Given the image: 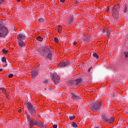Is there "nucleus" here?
<instances>
[{"mask_svg": "<svg viewBox=\"0 0 128 128\" xmlns=\"http://www.w3.org/2000/svg\"><path fill=\"white\" fill-rule=\"evenodd\" d=\"M52 50L48 46H46L44 48L42 51L41 52V56H43V58H46V54H48V52H50Z\"/></svg>", "mask_w": 128, "mask_h": 128, "instance_id": "nucleus-5", "label": "nucleus"}, {"mask_svg": "<svg viewBox=\"0 0 128 128\" xmlns=\"http://www.w3.org/2000/svg\"><path fill=\"white\" fill-rule=\"evenodd\" d=\"M73 21H74V16H72L69 18V21L68 22V24H72Z\"/></svg>", "mask_w": 128, "mask_h": 128, "instance_id": "nucleus-15", "label": "nucleus"}, {"mask_svg": "<svg viewBox=\"0 0 128 128\" xmlns=\"http://www.w3.org/2000/svg\"><path fill=\"white\" fill-rule=\"evenodd\" d=\"M28 110H29L30 114H32V116H36V105L34 104H32L30 102L28 103Z\"/></svg>", "mask_w": 128, "mask_h": 128, "instance_id": "nucleus-3", "label": "nucleus"}, {"mask_svg": "<svg viewBox=\"0 0 128 128\" xmlns=\"http://www.w3.org/2000/svg\"><path fill=\"white\" fill-rule=\"evenodd\" d=\"M70 94L72 96V100H80V98L76 92H70Z\"/></svg>", "mask_w": 128, "mask_h": 128, "instance_id": "nucleus-7", "label": "nucleus"}, {"mask_svg": "<svg viewBox=\"0 0 128 128\" xmlns=\"http://www.w3.org/2000/svg\"><path fill=\"white\" fill-rule=\"evenodd\" d=\"M8 34V30L6 26H0V38H6Z\"/></svg>", "mask_w": 128, "mask_h": 128, "instance_id": "nucleus-4", "label": "nucleus"}, {"mask_svg": "<svg viewBox=\"0 0 128 128\" xmlns=\"http://www.w3.org/2000/svg\"><path fill=\"white\" fill-rule=\"evenodd\" d=\"M4 2V0H0V4H2Z\"/></svg>", "mask_w": 128, "mask_h": 128, "instance_id": "nucleus-37", "label": "nucleus"}, {"mask_svg": "<svg viewBox=\"0 0 128 128\" xmlns=\"http://www.w3.org/2000/svg\"><path fill=\"white\" fill-rule=\"evenodd\" d=\"M68 65V62H62L60 64V68H64V66H66Z\"/></svg>", "mask_w": 128, "mask_h": 128, "instance_id": "nucleus-13", "label": "nucleus"}, {"mask_svg": "<svg viewBox=\"0 0 128 128\" xmlns=\"http://www.w3.org/2000/svg\"><path fill=\"white\" fill-rule=\"evenodd\" d=\"M6 98L8 99H9L10 98V96H8V94H6Z\"/></svg>", "mask_w": 128, "mask_h": 128, "instance_id": "nucleus-42", "label": "nucleus"}, {"mask_svg": "<svg viewBox=\"0 0 128 128\" xmlns=\"http://www.w3.org/2000/svg\"><path fill=\"white\" fill-rule=\"evenodd\" d=\"M120 10V4H117L115 5L112 8V12H116Z\"/></svg>", "mask_w": 128, "mask_h": 128, "instance_id": "nucleus-10", "label": "nucleus"}, {"mask_svg": "<svg viewBox=\"0 0 128 128\" xmlns=\"http://www.w3.org/2000/svg\"><path fill=\"white\" fill-rule=\"evenodd\" d=\"M38 70H34L31 72V76H32V78H35L38 76Z\"/></svg>", "mask_w": 128, "mask_h": 128, "instance_id": "nucleus-9", "label": "nucleus"}, {"mask_svg": "<svg viewBox=\"0 0 128 128\" xmlns=\"http://www.w3.org/2000/svg\"><path fill=\"white\" fill-rule=\"evenodd\" d=\"M34 124L36 126H38L40 124H41L40 120H38L34 121Z\"/></svg>", "mask_w": 128, "mask_h": 128, "instance_id": "nucleus-17", "label": "nucleus"}, {"mask_svg": "<svg viewBox=\"0 0 128 128\" xmlns=\"http://www.w3.org/2000/svg\"><path fill=\"white\" fill-rule=\"evenodd\" d=\"M114 121V117H112L110 118H108L107 122L106 124H112Z\"/></svg>", "mask_w": 128, "mask_h": 128, "instance_id": "nucleus-12", "label": "nucleus"}, {"mask_svg": "<svg viewBox=\"0 0 128 128\" xmlns=\"http://www.w3.org/2000/svg\"><path fill=\"white\" fill-rule=\"evenodd\" d=\"M18 112H22V110L19 109V110H18Z\"/></svg>", "mask_w": 128, "mask_h": 128, "instance_id": "nucleus-46", "label": "nucleus"}, {"mask_svg": "<svg viewBox=\"0 0 128 128\" xmlns=\"http://www.w3.org/2000/svg\"><path fill=\"white\" fill-rule=\"evenodd\" d=\"M106 34L107 36H110V30H106Z\"/></svg>", "mask_w": 128, "mask_h": 128, "instance_id": "nucleus-32", "label": "nucleus"}, {"mask_svg": "<svg viewBox=\"0 0 128 128\" xmlns=\"http://www.w3.org/2000/svg\"><path fill=\"white\" fill-rule=\"evenodd\" d=\"M69 119L70 120H74V118H76V116H74V115L72 114L71 115H70L69 116Z\"/></svg>", "mask_w": 128, "mask_h": 128, "instance_id": "nucleus-19", "label": "nucleus"}, {"mask_svg": "<svg viewBox=\"0 0 128 128\" xmlns=\"http://www.w3.org/2000/svg\"><path fill=\"white\" fill-rule=\"evenodd\" d=\"M76 4H80V2H78V1H76Z\"/></svg>", "mask_w": 128, "mask_h": 128, "instance_id": "nucleus-51", "label": "nucleus"}, {"mask_svg": "<svg viewBox=\"0 0 128 128\" xmlns=\"http://www.w3.org/2000/svg\"><path fill=\"white\" fill-rule=\"evenodd\" d=\"M54 40L55 42H58V38H54Z\"/></svg>", "mask_w": 128, "mask_h": 128, "instance_id": "nucleus-35", "label": "nucleus"}, {"mask_svg": "<svg viewBox=\"0 0 128 128\" xmlns=\"http://www.w3.org/2000/svg\"><path fill=\"white\" fill-rule=\"evenodd\" d=\"M90 108L93 112H98L102 108V104L98 101H94L90 104Z\"/></svg>", "mask_w": 128, "mask_h": 128, "instance_id": "nucleus-2", "label": "nucleus"}, {"mask_svg": "<svg viewBox=\"0 0 128 128\" xmlns=\"http://www.w3.org/2000/svg\"><path fill=\"white\" fill-rule=\"evenodd\" d=\"M2 61L3 62H6V57H3L2 58Z\"/></svg>", "mask_w": 128, "mask_h": 128, "instance_id": "nucleus-28", "label": "nucleus"}, {"mask_svg": "<svg viewBox=\"0 0 128 128\" xmlns=\"http://www.w3.org/2000/svg\"><path fill=\"white\" fill-rule=\"evenodd\" d=\"M92 66H90L88 68V72H90V70H92Z\"/></svg>", "mask_w": 128, "mask_h": 128, "instance_id": "nucleus-38", "label": "nucleus"}, {"mask_svg": "<svg viewBox=\"0 0 128 128\" xmlns=\"http://www.w3.org/2000/svg\"><path fill=\"white\" fill-rule=\"evenodd\" d=\"M94 128H98V127H95Z\"/></svg>", "mask_w": 128, "mask_h": 128, "instance_id": "nucleus-54", "label": "nucleus"}, {"mask_svg": "<svg viewBox=\"0 0 128 128\" xmlns=\"http://www.w3.org/2000/svg\"><path fill=\"white\" fill-rule=\"evenodd\" d=\"M35 123L34 121L33 122L32 120H30L29 122V126H34Z\"/></svg>", "mask_w": 128, "mask_h": 128, "instance_id": "nucleus-20", "label": "nucleus"}, {"mask_svg": "<svg viewBox=\"0 0 128 128\" xmlns=\"http://www.w3.org/2000/svg\"><path fill=\"white\" fill-rule=\"evenodd\" d=\"M27 118H28V119L29 120H30V116H27Z\"/></svg>", "mask_w": 128, "mask_h": 128, "instance_id": "nucleus-41", "label": "nucleus"}, {"mask_svg": "<svg viewBox=\"0 0 128 128\" xmlns=\"http://www.w3.org/2000/svg\"><path fill=\"white\" fill-rule=\"evenodd\" d=\"M82 79L79 78L78 79L76 80H75L71 81L70 84H82Z\"/></svg>", "mask_w": 128, "mask_h": 128, "instance_id": "nucleus-8", "label": "nucleus"}, {"mask_svg": "<svg viewBox=\"0 0 128 128\" xmlns=\"http://www.w3.org/2000/svg\"><path fill=\"white\" fill-rule=\"evenodd\" d=\"M18 2H20V0H16Z\"/></svg>", "mask_w": 128, "mask_h": 128, "instance_id": "nucleus-50", "label": "nucleus"}, {"mask_svg": "<svg viewBox=\"0 0 128 128\" xmlns=\"http://www.w3.org/2000/svg\"><path fill=\"white\" fill-rule=\"evenodd\" d=\"M2 69L0 68V72H2Z\"/></svg>", "mask_w": 128, "mask_h": 128, "instance_id": "nucleus-53", "label": "nucleus"}, {"mask_svg": "<svg viewBox=\"0 0 128 128\" xmlns=\"http://www.w3.org/2000/svg\"><path fill=\"white\" fill-rule=\"evenodd\" d=\"M116 12H112V16H113V18L116 20L118 18V15H116Z\"/></svg>", "mask_w": 128, "mask_h": 128, "instance_id": "nucleus-21", "label": "nucleus"}, {"mask_svg": "<svg viewBox=\"0 0 128 128\" xmlns=\"http://www.w3.org/2000/svg\"><path fill=\"white\" fill-rule=\"evenodd\" d=\"M38 20L41 24L44 22V18H40L38 19Z\"/></svg>", "mask_w": 128, "mask_h": 128, "instance_id": "nucleus-29", "label": "nucleus"}, {"mask_svg": "<svg viewBox=\"0 0 128 128\" xmlns=\"http://www.w3.org/2000/svg\"><path fill=\"white\" fill-rule=\"evenodd\" d=\"M102 122H104L105 124H106V122H108V117L106 114H102Z\"/></svg>", "mask_w": 128, "mask_h": 128, "instance_id": "nucleus-11", "label": "nucleus"}, {"mask_svg": "<svg viewBox=\"0 0 128 128\" xmlns=\"http://www.w3.org/2000/svg\"><path fill=\"white\" fill-rule=\"evenodd\" d=\"M12 76H14V74H10L8 76V77L10 78H12Z\"/></svg>", "mask_w": 128, "mask_h": 128, "instance_id": "nucleus-34", "label": "nucleus"}, {"mask_svg": "<svg viewBox=\"0 0 128 128\" xmlns=\"http://www.w3.org/2000/svg\"><path fill=\"white\" fill-rule=\"evenodd\" d=\"M26 36H28V33H26V32L23 34H20L18 35L17 38L19 40L18 44L20 48H24V43L22 40H26Z\"/></svg>", "mask_w": 128, "mask_h": 128, "instance_id": "nucleus-1", "label": "nucleus"}, {"mask_svg": "<svg viewBox=\"0 0 128 128\" xmlns=\"http://www.w3.org/2000/svg\"><path fill=\"white\" fill-rule=\"evenodd\" d=\"M39 118H42V116L41 115H39Z\"/></svg>", "mask_w": 128, "mask_h": 128, "instance_id": "nucleus-52", "label": "nucleus"}, {"mask_svg": "<svg viewBox=\"0 0 128 128\" xmlns=\"http://www.w3.org/2000/svg\"><path fill=\"white\" fill-rule=\"evenodd\" d=\"M37 40H38L39 42H42V38L40 37V36H38L36 37Z\"/></svg>", "mask_w": 128, "mask_h": 128, "instance_id": "nucleus-23", "label": "nucleus"}, {"mask_svg": "<svg viewBox=\"0 0 128 128\" xmlns=\"http://www.w3.org/2000/svg\"><path fill=\"white\" fill-rule=\"evenodd\" d=\"M72 126H73V128H77L78 127V124H76V122H72Z\"/></svg>", "mask_w": 128, "mask_h": 128, "instance_id": "nucleus-24", "label": "nucleus"}, {"mask_svg": "<svg viewBox=\"0 0 128 128\" xmlns=\"http://www.w3.org/2000/svg\"><path fill=\"white\" fill-rule=\"evenodd\" d=\"M6 66H8V64H6L4 65L3 66L5 67Z\"/></svg>", "mask_w": 128, "mask_h": 128, "instance_id": "nucleus-48", "label": "nucleus"}, {"mask_svg": "<svg viewBox=\"0 0 128 128\" xmlns=\"http://www.w3.org/2000/svg\"><path fill=\"white\" fill-rule=\"evenodd\" d=\"M76 44H77L76 42L74 41V46H76Z\"/></svg>", "mask_w": 128, "mask_h": 128, "instance_id": "nucleus-43", "label": "nucleus"}, {"mask_svg": "<svg viewBox=\"0 0 128 128\" xmlns=\"http://www.w3.org/2000/svg\"><path fill=\"white\" fill-rule=\"evenodd\" d=\"M116 94L114 93H113V95H112V96H113V98H114V96H116Z\"/></svg>", "mask_w": 128, "mask_h": 128, "instance_id": "nucleus-44", "label": "nucleus"}, {"mask_svg": "<svg viewBox=\"0 0 128 128\" xmlns=\"http://www.w3.org/2000/svg\"><path fill=\"white\" fill-rule=\"evenodd\" d=\"M60 76H58L56 72H54L51 76V79L52 80H53L55 84H58L60 82Z\"/></svg>", "mask_w": 128, "mask_h": 128, "instance_id": "nucleus-6", "label": "nucleus"}, {"mask_svg": "<svg viewBox=\"0 0 128 128\" xmlns=\"http://www.w3.org/2000/svg\"><path fill=\"white\" fill-rule=\"evenodd\" d=\"M0 90H2L3 92H6V89L4 88H0Z\"/></svg>", "mask_w": 128, "mask_h": 128, "instance_id": "nucleus-33", "label": "nucleus"}, {"mask_svg": "<svg viewBox=\"0 0 128 128\" xmlns=\"http://www.w3.org/2000/svg\"><path fill=\"white\" fill-rule=\"evenodd\" d=\"M90 37H85L84 38V42H90Z\"/></svg>", "mask_w": 128, "mask_h": 128, "instance_id": "nucleus-16", "label": "nucleus"}, {"mask_svg": "<svg viewBox=\"0 0 128 128\" xmlns=\"http://www.w3.org/2000/svg\"><path fill=\"white\" fill-rule=\"evenodd\" d=\"M128 8V6H126V4L124 5V10L123 12H126V10Z\"/></svg>", "mask_w": 128, "mask_h": 128, "instance_id": "nucleus-27", "label": "nucleus"}, {"mask_svg": "<svg viewBox=\"0 0 128 128\" xmlns=\"http://www.w3.org/2000/svg\"><path fill=\"white\" fill-rule=\"evenodd\" d=\"M92 56L94 58H96V60H98V54H96V53L93 54Z\"/></svg>", "mask_w": 128, "mask_h": 128, "instance_id": "nucleus-26", "label": "nucleus"}, {"mask_svg": "<svg viewBox=\"0 0 128 128\" xmlns=\"http://www.w3.org/2000/svg\"><path fill=\"white\" fill-rule=\"evenodd\" d=\"M2 20H0V26H2Z\"/></svg>", "mask_w": 128, "mask_h": 128, "instance_id": "nucleus-39", "label": "nucleus"}, {"mask_svg": "<svg viewBox=\"0 0 128 128\" xmlns=\"http://www.w3.org/2000/svg\"><path fill=\"white\" fill-rule=\"evenodd\" d=\"M107 12H110V8H107Z\"/></svg>", "mask_w": 128, "mask_h": 128, "instance_id": "nucleus-47", "label": "nucleus"}, {"mask_svg": "<svg viewBox=\"0 0 128 128\" xmlns=\"http://www.w3.org/2000/svg\"><path fill=\"white\" fill-rule=\"evenodd\" d=\"M53 128H58V125H56V124H54V125L53 126Z\"/></svg>", "mask_w": 128, "mask_h": 128, "instance_id": "nucleus-40", "label": "nucleus"}, {"mask_svg": "<svg viewBox=\"0 0 128 128\" xmlns=\"http://www.w3.org/2000/svg\"><path fill=\"white\" fill-rule=\"evenodd\" d=\"M48 82V80H45V82Z\"/></svg>", "mask_w": 128, "mask_h": 128, "instance_id": "nucleus-49", "label": "nucleus"}, {"mask_svg": "<svg viewBox=\"0 0 128 128\" xmlns=\"http://www.w3.org/2000/svg\"><path fill=\"white\" fill-rule=\"evenodd\" d=\"M108 94H111V96H113V94H114V92H112V90H110V91L108 92Z\"/></svg>", "mask_w": 128, "mask_h": 128, "instance_id": "nucleus-36", "label": "nucleus"}, {"mask_svg": "<svg viewBox=\"0 0 128 128\" xmlns=\"http://www.w3.org/2000/svg\"><path fill=\"white\" fill-rule=\"evenodd\" d=\"M3 52L4 54H6V53L8 52V50H6V48L3 49Z\"/></svg>", "mask_w": 128, "mask_h": 128, "instance_id": "nucleus-31", "label": "nucleus"}, {"mask_svg": "<svg viewBox=\"0 0 128 128\" xmlns=\"http://www.w3.org/2000/svg\"><path fill=\"white\" fill-rule=\"evenodd\" d=\"M46 90V88H45Z\"/></svg>", "mask_w": 128, "mask_h": 128, "instance_id": "nucleus-55", "label": "nucleus"}, {"mask_svg": "<svg viewBox=\"0 0 128 128\" xmlns=\"http://www.w3.org/2000/svg\"><path fill=\"white\" fill-rule=\"evenodd\" d=\"M46 58L50 60H52V51L49 52L48 54L46 56Z\"/></svg>", "mask_w": 128, "mask_h": 128, "instance_id": "nucleus-14", "label": "nucleus"}, {"mask_svg": "<svg viewBox=\"0 0 128 128\" xmlns=\"http://www.w3.org/2000/svg\"><path fill=\"white\" fill-rule=\"evenodd\" d=\"M66 0H60V2H64V1H65Z\"/></svg>", "mask_w": 128, "mask_h": 128, "instance_id": "nucleus-45", "label": "nucleus"}, {"mask_svg": "<svg viewBox=\"0 0 128 128\" xmlns=\"http://www.w3.org/2000/svg\"><path fill=\"white\" fill-rule=\"evenodd\" d=\"M39 128H46V125H44V124L40 123V124L38 126Z\"/></svg>", "mask_w": 128, "mask_h": 128, "instance_id": "nucleus-25", "label": "nucleus"}, {"mask_svg": "<svg viewBox=\"0 0 128 128\" xmlns=\"http://www.w3.org/2000/svg\"><path fill=\"white\" fill-rule=\"evenodd\" d=\"M124 56L125 58H128V52H124Z\"/></svg>", "mask_w": 128, "mask_h": 128, "instance_id": "nucleus-30", "label": "nucleus"}, {"mask_svg": "<svg viewBox=\"0 0 128 128\" xmlns=\"http://www.w3.org/2000/svg\"><path fill=\"white\" fill-rule=\"evenodd\" d=\"M17 8H18V10H20V12H22V10H24V7H22V6L20 5H18Z\"/></svg>", "mask_w": 128, "mask_h": 128, "instance_id": "nucleus-22", "label": "nucleus"}, {"mask_svg": "<svg viewBox=\"0 0 128 128\" xmlns=\"http://www.w3.org/2000/svg\"><path fill=\"white\" fill-rule=\"evenodd\" d=\"M62 26H58V28H57V30H58V32H59V34H60L62 32Z\"/></svg>", "mask_w": 128, "mask_h": 128, "instance_id": "nucleus-18", "label": "nucleus"}]
</instances>
